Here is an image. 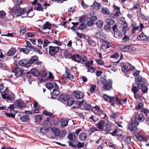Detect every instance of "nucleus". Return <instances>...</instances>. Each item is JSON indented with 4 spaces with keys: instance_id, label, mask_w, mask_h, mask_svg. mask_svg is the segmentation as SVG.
<instances>
[{
    "instance_id": "1",
    "label": "nucleus",
    "mask_w": 149,
    "mask_h": 149,
    "mask_svg": "<svg viewBox=\"0 0 149 149\" xmlns=\"http://www.w3.org/2000/svg\"><path fill=\"white\" fill-rule=\"evenodd\" d=\"M135 82L137 85L141 86V89L143 93L148 92V88L146 86V81L141 76L139 75L136 78H135Z\"/></svg>"
},
{
    "instance_id": "2",
    "label": "nucleus",
    "mask_w": 149,
    "mask_h": 149,
    "mask_svg": "<svg viewBox=\"0 0 149 149\" xmlns=\"http://www.w3.org/2000/svg\"><path fill=\"white\" fill-rule=\"evenodd\" d=\"M38 59V57L36 56H34L31 58L29 60H22L19 61L18 64L19 65L24 66L26 68H29Z\"/></svg>"
},
{
    "instance_id": "3",
    "label": "nucleus",
    "mask_w": 149,
    "mask_h": 149,
    "mask_svg": "<svg viewBox=\"0 0 149 149\" xmlns=\"http://www.w3.org/2000/svg\"><path fill=\"white\" fill-rule=\"evenodd\" d=\"M14 11L12 12L13 17H18L25 13L27 11V8H22L18 6H14L13 9Z\"/></svg>"
},
{
    "instance_id": "4",
    "label": "nucleus",
    "mask_w": 149,
    "mask_h": 149,
    "mask_svg": "<svg viewBox=\"0 0 149 149\" xmlns=\"http://www.w3.org/2000/svg\"><path fill=\"white\" fill-rule=\"evenodd\" d=\"M100 81L102 84L103 85V88L105 90H109L112 88V79H109L108 81L104 77L100 78Z\"/></svg>"
},
{
    "instance_id": "5",
    "label": "nucleus",
    "mask_w": 149,
    "mask_h": 149,
    "mask_svg": "<svg viewBox=\"0 0 149 149\" xmlns=\"http://www.w3.org/2000/svg\"><path fill=\"white\" fill-rule=\"evenodd\" d=\"M61 48L58 46H50L49 47V53L52 56H54L58 52Z\"/></svg>"
},
{
    "instance_id": "6",
    "label": "nucleus",
    "mask_w": 149,
    "mask_h": 149,
    "mask_svg": "<svg viewBox=\"0 0 149 149\" xmlns=\"http://www.w3.org/2000/svg\"><path fill=\"white\" fill-rule=\"evenodd\" d=\"M132 25L133 26L132 31V33L133 34H134L136 30H139V31H141L144 28L143 24L141 23H140V26H136V23L132 24Z\"/></svg>"
},
{
    "instance_id": "7",
    "label": "nucleus",
    "mask_w": 149,
    "mask_h": 149,
    "mask_svg": "<svg viewBox=\"0 0 149 149\" xmlns=\"http://www.w3.org/2000/svg\"><path fill=\"white\" fill-rule=\"evenodd\" d=\"M14 106L17 108H25L26 106L24 102L22 100H17L14 102Z\"/></svg>"
},
{
    "instance_id": "8",
    "label": "nucleus",
    "mask_w": 149,
    "mask_h": 149,
    "mask_svg": "<svg viewBox=\"0 0 149 149\" xmlns=\"http://www.w3.org/2000/svg\"><path fill=\"white\" fill-rule=\"evenodd\" d=\"M12 72H15V75L17 76L16 77L17 78V77L20 76L22 74L23 72V69L18 67L17 65L16 64L14 67V70H12Z\"/></svg>"
},
{
    "instance_id": "9",
    "label": "nucleus",
    "mask_w": 149,
    "mask_h": 149,
    "mask_svg": "<svg viewBox=\"0 0 149 149\" xmlns=\"http://www.w3.org/2000/svg\"><path fill=\"white\" fill-rule=\"evenodd\" d=\"M138 124L139 123L137 122H132L129 124L128 128L130 131H135L137 129L136 127Z\"/></svg>"
},
{
    "instance_id": "10",
    "label": "nucleus",
    "mask_w": 149,
    "mask_h": 149,
    "mask_svg": "<svg viewBox=\"0 0 149 149\" xmlns=\"http://www.w3.org/2000/svg\"><path fill=\"white\" fill-rule=\"evenodd\" d=\"M67 98H68V96L67 95L64 93L61 94L59 95L58 100L66 104V100Z\"/></svg>"
},
{
    "instance_id": "11",
    "label": "nucleus",
    "mask_w": 149,
    "mask_h": 149,
    "mask_svg": "<svg viewBox=\"0 0 149 149\" xmlns=\"http://www.w3.org/2000/svg\"><path fill=\"white\" fill-rule=\"evenodd\" d=\"M73 95L77 99H80L83 98L84 96V94L81 91H74Z\"/></svg>"
},
{
    "instance_id": "12",
    "label": "nucleus",
    "mask_w": 149,
    "mask_h": 149,
    "mask_svg": "<svg viewBox=\"0 0 149 149\" xmlns=\"http://www.w3.org/2000/svg\"><path fill=\"white\" fill-rule=\"evenodd\" d=\"M120 49L125 52H130L132 51V47L130 45L126 46L125 45H122L120 46Z\"/></svg>"
},
{
    "instance_id": "13",
    "label": "nucleus",
    "mask_w": 149,
    "mask_h": 149,
    "mask_svg": "<svg viewBox=\"0 0 149 149\" xmlns=\"http://www.w3.org/2000/svg\"><path fill=\"white\" fill-rule=\"evenodd\" d=\"M112 29L114 32V33L118 37H122L123 36L122 33L119 31L117 25L116 24H114L112 27Z\"/></svg>"
},
{
    "instance_id": "14",
    "label": "nucleus",
    "mask_w": 149,
    "mask_h": 149,
    "mask_svg": "<svg viewBox=\"0 0 149 149\" xmlns=\"http://www.w3.org/2000/svg\"><path fill=\"white\" fill-rule=\"evenodd\" d=\"M72 59L74 61L77 62L79 63H81L82 64V62H81V56L78 54H74L72 56Z\"/></svg>"
},
{
    "instance_id": "15",
    "label": "nucleus",
    "mask_w": 149,
    "mask_h": 149,
    "mask_svg": "<svg viewBox=\"0 0 149 149\" xmlns=\"http://www.w3.org/2000/svg\"><path fill=\"white\" fill-rule=\"evenodd\" d=\"M2 98L4 99H7L9 101H12L14 100L13 96L7 93H5L1 95Z\"/></svg>"
},
{
    "instance_id": "16",
    "label": "nucleus",
    "mask_w": 149,
    "mask_h": 149,
    "mask_svg": "<svg viewBox=\"0 0 149 149\" xmlns=\"http://www.w3.org/2000/svg\"><path fill=\"white\" fill-rule=\"evenodd\" d=\"M69 145L71 146L73 148H76L77 147L78 148H81L83 147L84 146V143H81L80 142H78V143L76 145H73L72 142H69Z\"/></svg>"
},
{
    "instance_id": "17",
    "label": "nucleus",
    "mask_w": 149,
    "mask_h": 149,
    "mask_svg": "<svg viewBox=\"0 0 149 149\" xmlns=\"http://www.w3.org/2000/svg\"><path fill=\"white\" fill-rule=\"evenodd\" d=\"M20 118L23 122H28L30 121L29 116L27 115H25L20 116Z\"/></svg>"
},
{
    "instance_id": "18",
    "label": "nucleus",
    "mask_w": 149,
    "mask_h": 149,
    "mask_svg": "<svg viewBox=\"0 0 149 149\" xmlns=\"http://www.w3.org/2000/svg\"><path fill=\"white\" fill-rule=\"evenodd\" d=\"M74 103V99L72 97L67 98L66 100V103L68 106H72Z\"/></svg>"
},
{
    "instance_id": "19",
    "label": "nucleus",
    "mask_w": 149,
    "mask_h": 149,
    "mask_svg": "<svg viewBox=\"0 0 149 149\" xmlns=\"http://www.w3.org/2000/svg\"><path fill=\"white\" fill-rule=\"evenodd\" d=\"M141 86L139 85H137V86H134V84L132 85V91L133 93H136L139 91L140 89H141Z\"/></svg>"
},
{
    "instance_id": "20",
    "label": "nucleus",
    "mask_w": 149,
    "mask_h": 149,
    "mask_svg": "<svg viewBox=\"0 0 149 149\" xmlns=\"http://www.w3.org/2000/svg\"><path fill=\"white\" fill-rule=\"evenodd\" d=\"M58 89H54L51 94L52 98L53 99H55L53 96L56 97L60 94V92Z\"/></svg>"
},
{
    "instance_id": "21",
    "label": "nucleus",
    "mask_w": 149,
    "mask_h": 149,
    "mask_svg": "<svg viewBox=\"0 0 149 149\" xmlns=\"http://www.w3.org/2000/svg\"><path fill=\"white\" fill-rule=\"evenodd\" d=\"M105 121L104 120H100L99 122L97 124H96V125L98 127V128L101 130H102V129L104 127V124Z\"/></svg>"
},
{
    "instance_id": "22",
    "label": "nucleus",
    "mask_w": 149,
    "mask_h": 149,
    "mask_svg": "<svg viewBox=\"0 0 149 149\" xmlns=\"http://www.w3.org/2000/svg\"><path fill=\"white\" fill-rule=\"evenodd\" d=\"M31 73L34 76H39L40 75V72L36 68H33L31 70Z\"/></svg>"
},
{
    "instance_id": "23",
    "label": "nucleus",
    "mask_w": 149,
    "mask_h": 149,
    "mask_svg": "<svg viewBox=\"0 0 149 149\" xmlns=\"http://www.w3.org/2000/svg\"><path fill=\"white\" fill-rule=\"evenodd\" d=\"M71 52L68 50H65L64 52V55L66 58L70 59L72 58Z\"/></svg>"
},
{
    "instance_id": "24",
    "label": "nucleus",
    "mask_w": 149,
    "mask_h": 149,
    "mask_svg": "<svg viewBox=\"0 0 149 149\" xmlns=\"http://www.w3.org/2000/svg\"><path fill=\"white\" fill-rule=\"evenodd\" d=\"M138 38L141 40H148V37L144 33L139 34Z\"/></svg>"
},
{
    "instance_id": "25",
    "label": "nucleus",
    "mask_w": 149,
    "mask_h": 149,
    "mask_svg": "<svg viewBox=\"0 0 149 149\" xmlns=\"http://www.w3.org/2000/svg\"><path fill=\"white\" fill-rule=\"evenodd\" d=\"M16 52L15 49L14 48L12 47L10 49V50L7 53L8 56H11L14 55Z\"/></svg>"
},
{
    "instance_id": "26",
    "label": "nucleus",
    "mask_w": 149,
    "mask_h": 149,
    "mask_svg": "<svg viewBox=\"0 0 149 149\" xmlns=\"http://www.w3.org/2000/svg\"><path fill=\"white\" fill-rule=\"evenodd\" d=\"M138 140L139 141H142L145 142H147L148 139L147 138L143 136L138 134V136H136Z\"/></svg>"
},
{
    "instance_id": "27",
    "label": "nucleus",
    "mask_w": 149,
    "mask_h": 149,
    "mask_svg": "<svg viewBox=\"0 0 149 149\" xmlns=\"http://www.w3.org/2000/svg\"><path fill=\"white\" fill-rule=\"evenodd\" d=\"M52 24L48 22H46L45 24L43 25V29L45 30L47 29L50 30Z\"/></svg>"
},
{
    "instance_id": "28",
    "label": "nucleus",
    "mask_w": 149,
    "mask_h": 149,
    "mask_svg": "<svg viewBox=\"0 0 149 149\" xmlns=\"http://www.w3.org/2000/svg\"><path fill=\"white\" fill-rule=\"evenodd\" d=\"M52 131L54 133L55 136H58L60 135V132L59 129L56 127H54L52 128Z\"/></svg>"
},
{
    "instance_id": "29",
    "label": "nucleus",
    "mask_w": 149,
    "mask_h": 149,
    "mask_svg": "<svg viewBox=\"0 0 149 149\" xmlns=\"http://www.w3.org/2000/svg\"><path fill=\"white\" fill-rule=\"evenodd\" d=\"M83 105L86 110H88L92 109V107L90 104L83 102Z\"/></svg>"
},
{
    "instance_id": "30",
    "label": "nucleus",
    "mask_w": 149,
    "mask_h": 149,
    "mask_svg": "<svg viewBox=\"0 0 149 149\" xmlns=\"http://www.w3.org/2000/svg\"><path fill=\"white\" fill-rule=\"evenodd\" d=\"M61 121L62 122L61 125L62 127H65L68 125V120L66 119L65 118H63L61 119Z\"/></svg>"
},
{
    "instance_id": "31",
    "label": "nucleus",
    "mask_w": 149,
    "mask_h": 149,
    "mask_svg": "<svg viewBox=\"0 0 149 149\" xmlns=\"http://www.w3.org/2000/svg\"><path fill=\"white\" fill-rule=\"evenodd\" d=\"M122 71L124 73H131V70L128 69V67L127 65H124L122 68Z\"/></svg>"
},
{
    "instance_id": "32",
    "label": "nucleus",
    "mask_w": 149,
    "mask_h": 149,
    "mask_svg": "<svg viewBox=\"0 0 149 149\" xmlns=\"http://www.w3.org/2000/svg\"><path fill=\"white\" fill-rule=\"evenodd\" d=\"M87 17V16L86 15H83L79 17V21L81 23H83L86 21Z\"/></svg>"
},
{
    "instance_id": "33",
    "label": "nucleus",
    "mask_w": 149,
    "mask_h": 149,
    "mask_svg": "<svg viewBox=\"0 0 149 149\" xmlns=\"http://www.w3.org/2000/svg\"><path fill=\"white\" fill-rule=\"evenodd\" d=\"M111 126L109 124H107L104 126L102 130L105 131L109 132L111 131Z\"/></svg>"
},
{
    "instance_id": "34",
    "label": "nucleus",
    "mask_w": 149,
    "mask_h": 149,
    "mask_svg": "<svg viewBox=\"0 0 149 149\" xmlns=\"http://www.w3.org/2000/svg\"><path fill=\"white\" fill-rule=\"evenodd\" d=\"M116 97H110L109 99V102L111 103V105L113 107H115V101Z\"/></svg>"
},
{
    "instance_id": "35",
    "label": "nucleus",
    "mask_w": 149,
    "mask_h": 149,
    "mask_svg": "<svg viewBox=\"0 0 149 149\" xmlns=\"http://www.w3.org/2000/svg\"><path fill=\"white\" fill-rule=\"evenodd\" d=\"M65 73L67 75L65 77L66 79H69L71 80L73 79L74 77L72 75L70 74L67 70L65 71Z\"/></svg>"
},
{
    "instance_id": "36",
    "label": "nucleus",
    "mask_w": 149,
    "mask_h": 149,
    "mask_svg": "<svg viewBox=\"0 0 149 149\" xmlns=\"http://www.w3.org/2000/svg\"><path fill=\"white\" fill-rule=\"evenodd\" d=\"M106 23L108 25L111 26L113 25L115 23L114 20L111 19H108L106 20Z\"/></svg>"
},
{
    "instance_id": "37",
    "label": "nucleus",
    "mask_w": 149,
    "mask_h": 149,
    "mask_svg": "<svg viewBox=\"0 0 149 149\" xmlns=\"http://www.w3.org/2000/svg\"><path fill=\"white\" fill-rule=\"evenodd\" d=\"M92 6L94 8V9L98 10L101 6V5L99 3H97L96 1H95L92 5Z\"/></svg>"
},
{
    "instance_id": "38",
    "label": "nucleus",
    "mask_w": 149,
    "mask_h": 149,
    "mask_svg": "<svg viewBox=\"0 0 149 149\" xmlns=\"http://www.w3.org/2000/svg\"><path fill=\"white\" fill-rule=\"evenodd\" d=\"M79 137L80 140L84 141L85 140L87 137V134L85 133H82L80 134Z\"/></svg>"
},
{
    "instance_id": "39",
    "label": "nucleus",
    "mask_w": 149,
    "mask_h": 149,
    "mask_svg": "<svg viewBox=\"0 0 149 149\" xmlns=\"http://www.w3.org/2000/svg\"><path fill=\"white\" fill-rule=\"evenodd\" d=\"M17 112L15 111H13V113H14L13 114V113H9L8 112H6L5 113V115L9 117H12L13 118H15V114L17 113Z\"/></svg>"
},
{
    "instance_id": "40",
    "label": "nucleus",
    "mask_w": 149,
    "mask_h": 149,
    "mask_svg": "<svg viewBox=\"0 0 149 149\" xmlns=\"http://www.w3.org/2000/svg\"><path fill=\"white\" fill-rule=\"evenodd\" d=\"M127 25H124L122 29V31L124 35H126V32L128 31L129 28L128 27Z\"/></svg>"
},
{
    "instance_id": "41",
    "label": "nucleus",
    "mask_w": 149,
    "mask_h": 149,
    "mask_svg": "<svg viewBox=\"0 0 149 149\" xmlns=\"http://www.w3.org/2000/svg\"><path fill=\"white\" fill-rule=\"evenodd\" d=\"M144 104L143 102H140L139 103L137 106H136L135 109L136 110H139L142 109L143 107Z\"/></svg>"
},
{
    "instance_id": "42",
    "label": "nucleus",
    "mask_w": 149,
    "mask_h": 149,
    "mask_svg": "<svg viewBox=\"0 0 149 149\" xmlns=\"http://www.w3.org/2000/svg\"><path fill=\"white\" fill-rule=\"evenodd\" d=\"M42 113L45 115L49 116L50 117H52L53 118H54V116L52 113L48 112L46 110L43 111Z\"/></svg>"
},
{
    "instance_id": "43",
    "label": "nucleus",
    "mask_w": 149,
    "mask_h": 149,
    "mask_svg": "<svg viewBox=\"0 0 149 149\" xmlns=\"http://www.w3.org/2000/svg\"><path fill=\"white\" fill-rule=\"evenodd\" d=\"M18 49H20L19 52H22L24 53L27 54L29 52V50L27 48H20L19 47Z\"/></svg>"
},
{
    "instance_id": "44",
    "label": "nucleus",
    "mask_w": 149,
    "mask_h": 149,
    "mask_svg": "<svg viewBox=\"0 0 149 149\" xmlns=\"http://www.w3.org/2000/svg\"><path fill=\"white\" fill-rule=\"evenodd\" d=\"M46 86L48 89L50 90L53 88L54 85L51 83L48 82L46 84Z\"/></svg>"
},
{
    "instance_id": "45",
    "label": "nucleus",
    "mask_w": 149,
    "mask_h": 149,
    "mask_svg": "<svg viewBox=\"0 0 149 149\" xmlns=\"http://www.w3.org/2000/svg\"><path fill=\"white\" fill-rule=\"evenodd\" d=\"M93 60L88 61L84 63L85 65L88 68L90 67L91 65H93Z\"/></svg>"
},
{
    "instance_id": "46",
    "label": "nucleus",
    "mask_w": 149,
    "mask_h": 149,
    "mask_svg": "<svg viewBox=\"0 0 149 149\" xmlns=\"http://www.w3.org/2000/svg\"><path fill=\"white\" fill-rule=\"evenodd\" d=\"M122 100L119 99L118 97H116L115 104L116 103L117 105L119 106L122 105V103L121 102Z\"/></svg>"
},
{
    "instance_id": "47",
    "label": "nucleus",
    "mask_w": 149,
    "mask_h": 149,
    "mask_svg": "<svg viewBox=\"0 0 149 149\" xmlns=\"http://www.w3.org/2000/svg\"><path fill=\"white\" fill-rule=\"evenodd\" d=\"M30 50L35 52H38L39 54H42L40 51H39V50H38V49L37 48L33 46V47L30 49Z\"/></svg>"
},
{
    "instance_id": "48",
    "label": "nucleus",
    "mask_w": 149,
    "mask_h": 149,
    "mask_svg": "<svg viewBox=\"0 0 149 149\" xmlns=\"http://www.w3.org/2000/svg\"><path fill=\"white\" fill-rule=\"evenodd\" d=\"M102 11V13L105 15H108L109 14V11L107 8H103Z\"/></svg>"
},
{
    "instance_id": "49",
    "label": "nucleus",
    "mask_w": 149,
    "mask_h": 149,
    "mask_svg": "<svg viewBox=\"0 0 149 149\" xmlns=\"http://www.w3.org/2000/svg\"><path fill=\"white\" fill-rule=\"evenodd\" d=\"M87 42L89 45L93 46H95L96 45L95 42L93 40H87Z\"/></svg>"
},
{
    "instance_id": "50",
    "label": "nucleus",
    "mask_w": 149,
    "mask_h": 149,
    "mask_svg": "<svg viewBox=\"0 0 149 149\" xmlns=\"http://www.w3.org/2000/svg\"><path fill=\"white\" fill-rule=\"evenodd\" d=\"M98 131L95 127H93L90 128L88 130L89 134L91 135L93 133L96 131Z\"/></svg>"
},
{
    "instance_id": "51",
    "label": "nucleus",
    "mask_w": 149,
    "mask_h": 149,
    "mask_svg": "<svg viewBox=\"0 0 149 149\" xmlns=\"http://www.w3.org/2000/svg\"><path fill=\"white\" fill-rule=\"evenodd\" d=\"M110 116V117L113 119H115L117 118L116 113L114 112L112 110H111V114Z\"/></svg>"
},
{
    "instance_id": "52",
    "label": "nucleus",
    "mask_w": 149,
    "mask_h": 149,
    "mask_svg": "<svg viewBox=\"0 0 149 149\" xmlns=\"http://www.w3.org/2000/svg\"><path fill=\"white\" fill-rule=\"evenodd\" d=\"M119 55L118 53L116 52L111 55L110 56V57L111 58H117L119 57Z\"/></svg>"
},
{
    "instance_id": "53",
    "label": "nucleus",
    "mask_w": 149,
    "mask_h": 149,
    "mask_svg": "<svg viewBox=\"0 0 149 149\" xmlns=\"http://www.w3.org/2000/svg\"><path fill=\"white\" fill-rule=\"evenodd\" d=\"M86 26L87 25L86 24L83 23L80 25L79 28L81 30H84L86 29Z\"/></svg>"
},
{
    "instance_id": "54",
    "label": "nucleus",
    "mask_w": 149,
    "mask_h": 149,
    "mask_svg": "<svg viewBox=\"0 0 149 149\" xmlns=\"http://www.w3.org/2000/svg\"><path fill=\"white\" fill-rule=\"evenodd\" d=\"M96 24L99 27L101 28L103 25V22L101 20H98L96 23Z\"/></svg>"
},
{
    "instance_id": "55",
    "label": "nucleus",
    "mask_w": 149,
    "mask_h": 149,
    "mask_svg": "<svg viewBox=\"0 0 149 149\" xmlns=\"http://www.w3.org/2000/svg\"><path fill=\"white\" fill-rule=\"evenodd\" d=\"M42 119V117L41 115H38L36 117V121L37 122H40Z\"/></svg>"
},
{
    "instance_id": "56",
    "label": "nucleus",
    "mask_w": 149,
    "mask_h": 149,
    "mask_svg": "<svg viewBox=\"0 0 149 149\" xmlns=\"http://www.w3.org/2000/svg\"><path fill=\"white\" fill-rule=\"evenodd\" d=\"M50 42L48 41L47 39L45 40L43 45V48L45 49V48L47 46Z\"/></svg>"
},
{
    "instance_id": "57",
    "label": "nucleus",
    "mask_w": 149,
    "mask_h": 149,
    "mask_svg": "<svg viewBox=\"0 0 149 149\" xmlns=\"http://www.w3.org/2000/svg\"><path fill=\"white\" fill-rule=\"evenodd\" d=\"M77 35L80 38H83L84 39H85L86 38V36L84 34L82 33H79L78 31L77 32Z\"/></svg>"
},
{
    "instance_id": "58",
    "label": "nucleus",
    "mask_w": 149,
    "mask_h": 149,
    "mask_svg": "<svg viewBox=\"0 0 149 149\" xmlns=\"http://www.w3.org/2000/svg\"><path fill=\"white\" fill-rule=\"evenodd\" d=\"M138 119L139 120L141 121H142L144 120L145 118L143 116V115L142 114H141L139 116Z\"/></svg>"
},
{
    "instance_id": "59",
    "label": "nucleus",
    "mask_w": 149,
    "mask_h": 149,
    "mask_svg": "<svg viewBox=\"0 0 149 149\" xmlns=\"http://www.w3.org/2000/svg\"><path fill=\"white\" fill-rule=\"evenodd\" d=\"M48 130V129L45 128L44 126H43L41 127L40 129V132L42 133H45Z\"/></svg>"
},
{
    "instance_id": "60",
    "label": "nucleus",
    "mask_w": 149,
    "mask_h": 149,
    "mask_svg": "<svg viewBox=\"0 0 149 149\" xmlns=\"http://www.w3.org/2000/svg\"><path fill=\"white\" fill-rule=\"evenodd\" d=\"M40 75L41 77H45L47 76V73L44 70H42L40 72Z\"/></svg>"
},
{
    "instance_id": "61",
    "label": "nucleus",
    "mask_w": 149,
    "mask_h": 149,
    "mask_svg": "<svg viewBox=\"0 0 149 149\" xmlns=\"http://www.w3.org/2000/svg\"><path fill=\"white\" fill-rule=\"evenodd\" d=\"M26 44L27 45L25 46L26 48H27V47H28L30 48H31L33 47V46H32L31 44V43L27 40H26Z\"/></svg>"
},
{
    "instance_id": "62",
    "label": "nucleus",
    "mask_w": 149,
    "mask_h": 149,
    "mask_svg": "<svg viewBox=\"0 0 149 149\" xmlns=\"http://www.w3.org/2000/svg\"><path fill=\"white\" fill-rule=\"evenodd\" d=\"M141 111L145 113L146 115L147 116L148 113H149V110H148L147 109L143 108Z\"/></svg>"
},
{
    "instance_id": "63",
    "label": "nucleus",
    "mask_w": 149,
    "mask_h": 149,
    "mask_svg": "<svg viewBox=\"0 0 149 149\" xmlns=\"http://www.w3.org/2000/svg\"><path fill=\"white\" fill-rule=\"evenodd\" d=\"M111 26L107 24L105 25L104 26V29L107 31H110L111 29Z\"/></svg>"
},
{
    "instance_id": "64",
    "label": "nucleus",
    "mask_w": 149,
    "mask_h": 149,
    "mask_svg": "<svg viewBox=\"0 0 149 149\" xmlns=\"http://www.w3.org/2000/svg\"><path fill=\"white\" fill-rule=\"evenodd\" d=\"M26 29L25 28H22L20 29V34L21 35H23L26 31Z\"/></svg>"
}]
</instances>
